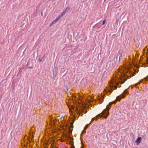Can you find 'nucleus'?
I'll return each mask as SVG.
<instances>
[{
    "label": "nucleus",
    "instance_id": "nucleus-1",
    "mask_svg": "<svg viewBox=\"0 0 148 148\" xmlns=\"http://www.w3.org/2000/svg\"><path fill=\"white\" fill-rule=\"evenodd\" d=\"M111 106L108 105L107 106L106 108L104 109L102 112L98 114L96 116V118L97 119V117H103L105 119H106L108 117L109 115V110L110 109Z\"/></svg>",
    "mask_w": 148,
    "mask_h": 148
},
{
    "label": "nucleus",
    "instance_id": "nucleus-2",
    "mask_svg": "<svg viewBox=\"0 0 148 148\" xmlns=\"http://www.w3.org/2000/svg\"><path fill=\"white\" fill-rule=\"evenodd\" d=\"M117 78H119L121 84H123L127 80V76L125 73H123L120 75L119 77H117Z\"/></svg>",
    "mask_w": 148,
    "mask_h": 148
},
{
    "label": "nucleus",
    "instance_id": "nucleus-3",
    "mask_svg": "<svg viewBox=\"0 0 148 148\" xmlns=\"http://www.w3.org/2000/svg\"><path fill=\"white\" fill-rule=\"evenodd\" d=\"M128 89H125L124 92L119 96H117L116 98V100L117 101H120L121 98H123L125 97L127 94L128 93L127 90Z\"/></svg>",
    "mask_w": 148,
    "mask_h": 148
},
{
    "label": "nucleus",
    "instance_id": "nucleus-4",
    "mask_svg": "<svg viewBox=\"0 0 148 148\" xmlns=\"http://www.w3.org/2000/svg\"><path fill=\"white\" fill-rule=\"evenodd\" d=\"M148 79V75L146 77L144 78V79H141L139 82H138L137 83L135 84V86H136L138 85L140 83L143 82L144 80H145V82L147 81Z\"/></svg>",
    "mask_w": 148,
    "mask_h": 148
},
{
    "label": "nucleus",
    "instance_id": "nucleus-5",
    "mask_svg": "<svg viewBox=\"0 0 148 148\" xmlns=\"http://www.w3.org/2000/svg\"><path fill=\"white\" fill-rule=\"evenodd\" d=\"M141 140V137H138L136 140V143H137V145H138Z\"/></svg>",
    "mask_w": 148,
    "mask_h": 148
},
{
    "label": "nucleus",
    "instance_id": "nucleus-6",
    "mask_svg": "<svg viewBox=\"0 0 148 148\" xmlns=\"http://www.w3.org/2000/svg\"><path fill=\"white\" fill-rule=\"evenodd\" d=\"M65 11H63L62 13H61L59 16L57 18H58V20H59V19L61 18V17H62L63 16L65 15Z\"/></svg>",
    "mask_w": 148,
    "mask_h": 148
},
{
    "label": "nucleus",
    "instance_id": "nucleus-7",
    "mask_svg": "<svg viewBox=\"0 0 148 148\" xmlns=\"http://www.w3.org/2000/svg\"><path fill=\"white\" fill-rule=\"evenodd\" d=\"M118 56H119V62L120 61V60L121 58H122V54L121 53H118L117 56L116 58V59L117 60L118 58Z\"/></svg>",
    "mask_w": 148,
    "mask_h": 148
},
{
    "label": "nucleus",
    "instance_id": "nucleus-8",
    "mask_svg": "<svg viewBox=\"0 0 148 148\" xmlns=\"http://www.w3.org/2000/svg\"><path fill=\"white\" fill-rule=\"evenodd\" d=\"M114 81H113V82H111L112 83L111 84H112V86H111V88H114L115 89H116L117 88V86H114V85H113V83H114Z\"/></svg>",
    "mask_w": 148,
    "mask_h": 148
},
{
    "label": "nucleus",
    "instance_id": "nucleus-9",
    "mask_svg": "<svg viewBox=\"0 0 148 148\" xmlns=\"http://www.w3.org/2000/svg\"><path fill=\"white\" fill-rule=\"evenodd\" d=\"M58 20H59L58 18H56L55 20H54L51 23V25H52L53 24L55 23Z\"/></svg>",
    "mask_w": 148,
    "mask_h": 148
},
{
    "label": "nucleus",
    "instance_id": "nucleus-10",
    "mask_svg": "<svg viewBox=\"0 0 148 148\" xmlns=\"http://www.w3.org/2000/svg\"><path fill=\"white\" fill-rule=\"evenodd\" d=\"M90 124L91 123H90L89 124L86 125L84 128V130H86Z\"/></svg>",
    "mask_w": 148,
    "mask_h": 148
},
{
    "label": "nucleus",
    "instance_id": "nucleus-11",
    "mask_svg": "<svg viewBox=\"0 0 148 148\" xmlns=\"http://www.w3.org/2000/svg\"><path fill=\"white\" fill-rule=\"evenodd\" d=\"M86 132V130H84H84L82 131L81 134V136H82V135L83 133H85Z\"/></svg>",
    "mask_w": 148,
    "mask_h": 148
},
{
    "label": "nucleus",
    "instance_id": "nucleus-12",
    "mask_svg": "<svg viewBox=\"0 0 148 148\" xmlns=\"http://www.w3.org/2000/svg\"><path fill=\"white\" fill-rule=\"evenodd\" d=\"M69 9H70L69 8V7H67L66 8L65 10H64L63 11H65V13H66V11L69 10Z\"/></svg>",
    "mask_w": 148,
    "mask_h": 148
},
{
    "label": "nucleus",
    "instance_id": "nucleus-13",
    "mask_svg": "<svg viewBox=\"0 0 148 148\" xmlns=\"http://www.w3.org/2000/svg\"><path fill=\"white\" fill-rule=\"evenodd\" d=\"M95 118H92V120H91V122H90V123H91L92 122L94 121L95 119Z\"/></svg>",
    "mask_w": 148,
    "mask_h": 148
},
{
    "label": "nucleus",
    "instance_id": "nucleus-14",
    "mask_svg": "<svg viewBox=\"0 0 148 148\" xmlns=\"http://www.w3.org/2000/svg\"><path fill=\"white\" fill-rule=\"evenodd\" d=\"M113 91V90H112V88L111 90H109V93H111Z\"/></svg>",
    "mask_w": 148,
    "mask_h": 148
},
{
    "label": "nucleus",
    "instance_id": "nucleus-15",
    "mask_svg": "<svg viewBox=\"0 0 148 148\" xmlns=\"http://www.w3.org/2000/svg\"><path fill=\"white\" fill-rule=\"evenodd\" d=\"M117 101V100H114V101H113V102H112L113 103H113L115 104L116 102Z\"/></svg>",
    "mask_w": 148,
    "mask_h": 148
},
{
    "label": "nucleus",
    "instance_id": "nucleus-16",
    "mask_svg": "<svg viewBox=\"0 0 148 148\" xmlns=\"http://www.w3.org/2000/svg\"><path fill=\"white\" fill-rule=\"evenodd\" d=\"M106 20H105V19L103 21V23H102V25H104L105 24V22H106Z\"/></svg>",
    "mask_w": 148,
    "mask_h": 148
},
{
    "label": "nucleus",
    "instance_id": "nucleus-17",
    "mask_svg": "<svg viewBox=\"0 0 148 148\" xmlns=\"http://www.w3.org/2000/svg\"><path fill=\"white\" fill-rule=\"evenodd\" d=\"M113 104V103H112V102H110L109 104H108V105H109V106H111L112 105V104Z\"/></svg>",
    "mask_w": 148,
    "mask_h": 148
},
{
    "label": "nucleus",
    "instance_id": "nucleus-18",
    "mask_svg": "<svg viewBox=\"0 0 148 148\" xmlns=\"http://www.w3.org/2000/svg\"><path fill=\"white\" fill-rule=\"evenodd\" d=\"M103 99V96H102L100 98L99 100H100L101 101V99Z\"/></svg>",
    "mask_w": 148,
    "mask_h": 148
},
{
    "label": "nucleus",
    "instance_id": "nucleus-19",
    "mask_svg": "<svg viewBox=\"0 0 148 148\" xmlns=\"http://www.w3.org/2000/svg\"><path fill=\"white\" fill-rule=\"evenodd\" d=\"M146 62L147 64H148V58H147V60H146Z\"/></svg>",
    "mask_w": 148,
    "mask_h": 148
},
{
    "label": "nucleus",
    "instance_id": "nucleus-20",
    "mask_svg": "<svg viewBox=\"0 0 148 148\" xmlns=\"http://www.w3.org/2000/svg\"><path fill=\"white\" fill-rule=\"evenodd\" d=\"M42 61V59H39V62H41Z\"/></svg>",
    "mask_w": 148,
    "mask_h": 148
},
{
    "label": "nucleus",
    "instance_id": "nucleus-21",
    "mask_svg": "<svg viewBox=\"0 0 148 148\" xmlns=\"http://www.w3.org/2000/svg\"><path fill=\"white\" fill-rule=\"evenodd\" d=\"M81 144L82 145H84V144H83V143L82 142L81 143Z\"/></svg>",
    "mask_w": 148,
    "mask_h": 148
},
{
    "label": "nucleus",
    "instance_id": "nucleus-22",
    "mask_svg": "<svg viewBox=\"0 0 148 148\" xmlns=\"http://www.w3.org/2000/svg\"><path fill=\"white\" fill-rule=\"evenodd\" d=\"M81 148H84L82 146H81Z\"/></svg>",
    "mask_w": 148,
    "mask_h": 148
},
{
    "label": "nucleus",
    "instance_id": "nucleus-23",
    "mask_svg": "<svg viewBox=\"0 0 148 148\" xmlns=\"http://www.w3.org/2000/svg\"><path fill=\"white\" fill-rule=\"evenodd\" d=\"M62 117H61L60 118V119H62Z\"/></svg>",
    "mask_w": 148,
    "mask_h": 148
},
{
    "label": "nucleus",
    "instance_id": "nucleus-24",
    "mask_svg": "<svg viewBox=\"0 0 148 148\" xmlns=\"http://www.w3.org/2000/svg\"><path fill=\"white\" fill-rule=\"evenodd\" d=\"M74 147V148H75Z\"/></svg>",
    "mask_w": 148,
    "mask_h": 148
}]
</instances>
